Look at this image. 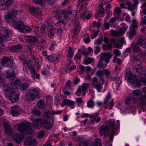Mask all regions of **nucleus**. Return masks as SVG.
<instances>
[{
    "label": "nucleus",
    "instance_id": "nucleus-1",
    "mask_svg": "<svg viewBox=\"0 0 146 146\" xmlns=\"http://www.w3.org/2000/svg\"><path fill=\"white\" fill-rule=\"evenodd\" d=\"M17 10L13 9L8 11V13L7 15L6 18L12 19V25L13 27L17 29L20 31L24 33L29 32L30 31V28L27 26L24 25L21 21H16L17 19L15 18V16L17 14Z\"/></svg>",
    "mask_w": 146,
    "mask_h": 146
},
{
    "label": "nucleus",
    "instance_id": "nucleus-2",
    "mask_svg": "<svg viewBox=\"0 0 146 146\" xmlns=\"http://www.w3.org/2000/svg\"><path fill=\"white\" fill-rule=\"evenodd\" d=\"M19 60L24 63V69L27 71L29 68L32 76L34 78L40 79V75L38 74L31 64V60L29 58H25V56L21 54L19 56Z\"/></svg>",
    "mask_w": 146,
    "mask_h": 146
},
{
    "label": "nucleus",
    "instance_id": "nucleus-3",
    "mask_svg": "<svg viewBox=\"0 0 146 146\" xmlns=\"http://www.w3.org/2000/svg\"><path fill=\"white\" fill-rule=\"evenodd\" d=\"M126 75L128 77V80L129 82L133 84V86H140L141 85V82L144 85H146V78L145 77H141L139 80L137 78V76L134 75L129 70L126 71Z\"/></svg>",
    "mask_w": 146,
    "mask_h": 146
},
{
    "label": "nucleus",
    "instance_id": "nucleus-4",
    "mask_svg": "<svg viewBox=\"0 0 146 146\" xmlns=\"http://www.w3.org/2000/svg\"><path fill=\"white\" fill-rule=\"evenodd\" d=\"M112 56V55L110 53H104L101 56V60H100L98 63L97 67L99 68L100 70L106 67V65H103L102 60H104L106 63H108L109 62L110 58H111Z\"/></svg>",
    "mask_w": 146,
    "mask_h": 146
},
{
    "label": "nucleus",
    "instance_id": "nucleus-5",
    "mask_svg": "<svg viewBox=\"0 0 146 146\" xmlns=\"http://www.w3.org/2000/svg\"><path fill=\"white\" fill-rule=\"evenodd\" d=\"M31 124L29 123H24L19 125L18 129L20 131H21L26 134H31L33 131V126Z\"/></svg>",
    "mask_w": 146,
    "mask_h": 146
},
{
    "label": "nucleus",
    "instance_id": "nucleus-6",
    "mask_svg": "<svg viewBox=\"0 0 146 146\" xmlns=\"http://www.w3.org/2000/svg\"><path fill=\"white\" fill-rule=\"evenodd\" d=\"M111 124V122L108 121L105 123V126L102 125L100 127L99 131L100 136L104 135V137L108 136L109 131L110 129Z\"/></svg>",
    "mask_w": 146,
    "mask_h": 146
},
{
    "label": "nucleus",
    "instance_id": "nucleus-7",
    "mask_svg": "<svg viewBox=\"0 0 146 146\" xmlns=\"http://www.w3.org/2000/svg\"><path fill=\"white\" fill-rule=\"evenodd\" d=\"M132 58L133 59H131L132 61V67L134 70H136L137 72H138L142 68L141 61L140 59L137 58L136 56L133 57Z\"/></svg>",
    "mask_w": 146,
    "mask_h": 146
},
{
    "label": "nucleus",
    "instance_id": "nucleus-8",
    "mask_svg": "<svg viewBox=\"0 0 146 146\" xmlns=\"http://www.w3.org/2000/svg\"><path fill=\"white\" fill-rule=\"evenodd\" d=\"M41 121L42 125L47 129H50L51 128L53 122V120L51 118H45L43 120L41 119Z\"/></svg>",
    "mask_w": 146,
    "mask_h": 146
},
{
    "label": "nucleus",
    "instance_id": "nucleus-9",
    "mask_svg": "<svg viewBox=\"0 0 146 146\" xmlns=\"http://www.w3.org/2000/svg\"><path fill=\"white\" fill-rule=\"evenodd\" d=\"M29 12L35 17L37 18L41 17L42 14L38 8L30 6L29 7Z\"/></svg>",
    "mask_w": 146,
    "mask_h": 146
},
{
    "label": "nucleus",
    "instance_id": "nucleus-10",
    "mask_svg": "<svg viewBox=\"0 0 146 146\" xmlns=\"http://www.w3.org/2000/svg\"><path fill=\"white\" fill-rule=\"evenodd\" d=\"M32 113L33 114L31 117V120L32 121L35 123H38L41 121V119L39 117H36V116H40L41 114V113L38 110L34 109L32 110Z\"/></svg>",
    "mask_w": 146,
    "mask_h": 146
},
{
    "label": "nucleus",
    "instance_id": "nucleus-11",
    "mask_svg": "<svg viewBox=\"0 0 146 146\" xmlns=\"http://www.w3.org/2000/svg\"><path fill=\"white\" fill-rule=\"evenodd\" d=\"M14 63L13 59H9L6 56H4L2 59V64L5 67L9 68L12 67Z\"/></svg>",
    "mask_w": 146,
    "mask_h": 146
},
{
    "label": "nucleus",
    "instance_id": "nucleus-12",
    "mask_svg": "<svg viewBox=\"0 0 146 146\" xmlns=\"http://www.w3.org/2000/svg\"><path fill=\"white\" fill-rule=\"evenodd\" d=\"M24 143L25 145H31L35 144L36 145L34 146H36L38 144V142L33 137L30 136L27 137L25 139Z\"/></svg>",
    "mask_w": 146,
    "mask_h": 146
},
{
    "label": "nucleus",
    "instance_id": "nucleus-13",
    "mask_svg": "<svg viewBox=\"0 0 146 146\" xmlns=\"http://www.w3.org/2000/svg\"><path fill=\"white\" fill-rule=\"evenodd\" d=\"M19 95L16 93L15 91L9 96V98L12 103H15L19 100Z\"/></svg>",
    "mask_w": 146,
    "mask_h": 146
},
{
    "label": "nucleus",
    "instance_id": "nucleus-14",
    "mask_svg": "<svg viewBox=\"0 0 146 146\" xmlns=\"http://www.w3.org/2000/svg\"><path fill=\"white\" fill-rule=\"evenodd\" d=\"M126 29L125 27L121 28L119 32L114 30H112L111 31L112 35L115 36H123L125 32Z\"/></svg>",
    "mask_w": 146,
    "mask_h": 146
},
{
    "label": "nucleus",
    "instance_id": "nucleus-15",
    "mask_svg": "<svg viewBox=\"0 0 146 146\" xmlns=\"http://www.w3.org/2000/svg\"><path fill=\"white\" fill-rule=\"evenodd\" d=\"M11 114L14 116L18 115L21 113V111L20 108L18 106L11 107Z\"/></svg>",
    "mask_w": 146,
    "mask_h": 146
},
{
    "label": "nucleus",
    "instance_id": "nucleus-16",
    "mask_svg": "<svg viewBox=\"0 0 146 146\" xmlns=\"http://www.w3.org/2000/svg\"><path fill=\"white\" fill-rule=\"evenodd\" d=\"M24 137V135L23 134L20 133L15 134L12 136V138L15 141L20 143Z\"/></svg>",
    "mask_w": 146,
    "mask_h": 146
},
{
    "label": "nucleus",
    "instance_id": "nucleus-17",
    "mask_svg": "<svg viewBox=\"0 0 146 146\" xmlns=\"http://www.w3.org/2000/svg\"><path fill=\"white\" fill-rule=\"evenodd\" d=\"M6 73L7 78L10 80H13L15 77V75L13 70H7Z\"/></svg>",
    "mask_w": 146,
    "mask_h": 146
},
{
    "label": "nucleus",
    "instance_id": "nucleus-18",
    "mask_svg": "<svg viewBox=\"0 0 146 146\" xmlns=\"http://www.w3.org/2000/svg\"><path fill=\"white\" fill-rule=\"evenodd\" d=\"M4 126L5 129V131L6 134L10 135L13 134V132L11 130L9 124L7 122H5L4 123Z\"/></svg>",
    "mask_w": 146,
    "mask_h": 146
},
{
    "label": "nucleus",
    "instance_id": "nucleus-19",
    "mask_svg": "<svg viewBox=\"0 0 146 146\" xmlns=\"http://www.w3.org/2000/svg\"><path fill=\"white\" fill-rule=\"evenodd\" d=\"M139 45L138 44V42L137 41V43H136L132 44L131 45V48L132 51L134 53H137L140 50V48L139 46Z\"/></svg>",
    "mask_w": 146,
    "mask_h": 146
},
{
    "label": "nucleus",
    "instance_id": "nucleus-20",
    "mask_svg": "<svg viewBox=\"0 0 146 146\" xmlns=\"http://www.w3.org/2000/svg\"><path fill=\"white\" fill-rule=\"evenodd\" d=\"M3 31L7 35H4L1 36L2 40L4 41H9L10 40V38L8 36L9 30L7 29H5L3 30Z\"/></svg>",
    "mask_w": 146,
    "mask_h": 146
},
{
    "label": "nucleus",
    "instance_id": "nucleus-21",
    "mask_svg": "<svg viewBox=\"0 0 146 146\" xmlns=\"http://www.w3.org/2000/svg\"><path fill=\"white\" fill-rule=\"evenodd\" d=\"M137 41L139 46L144 48H146V39L140 38L137 39Z\"/></svg>",
    "mask_w": 146,
    "mask_h": 146
},
{
    "label": "nucleus",
    "instance_id": "nucleus-22",
    "mask_svg": "<svg viewBox=\"0 0 146 146\" xmlns=\"http://www.w3.org/2000/svg\"><path fill=\"white\" fill-rule=\"evenodd\" d=\"M22 47V45L19 44L15 46L10 47L9 50L11 52H17L18 50L21 49Z\"/></svg>",
    "mask_w": 146,
    "mask_h": 146
},
{
    "label": "nucleus",
    "instance_id": "nucleus-23",
    "mask_svg": "<svg viewBox=\"0 0 146 146\" xmlns=\"http://www.w3.org/2000/svg\"><path fill=\"white\" fill-rule=\"evenodd\" d=\"M26 100L29 102L33 101L36 98L34 96L33 94L30 93H27L26 95Z\"/></svg>",
    "mask_w": 146,
    "mask_h": 146
},
{
    "label": "nucleus",
    "instance_id": "nucleus-24",
    "mask_svg": "<svg viewBox=\"0 0 146 146\" xmlns=\"http://www.w3.org/2000/svg\"><path fill=\"white\" fill-rule=\"evenodd\" d=\"M21 82V81L19 80H15L11 83V86L14 90L20 84Z\"/></svg>",
    "mask_w": 146,
    "mask_h": 146
},
{
    "label": "nucleus",
    "instance_id": "nucleus-25",
    "mask_svg": "<svg viewBox=\"0 0 146 146\" xmlns=\"http://www.w3.org/2000/svg\"><path fill=\"white\" fill-rule=\"evenodd\" d=\"M14 90L12 87H6L5 88L4 91L8 96H9L10 94H12L14 91Z\"/></svg>",
    "mask_w": 146,
    "mask_h": 146
},
{
    "label": "nucleus",
    "instance_id": "nucleus-26",
    "mask_svg": "<svg viewBox=\"0 0 146 146\" xmlns=\"http://www.w3.org/2000/svg\"><path fill=\"white\" fill-rule=\"evenodd\" d=\"M27 42L30 43H35L37 42L38 39L35 36H28Z\"/></svg>",
    "mask_w": 146,
    "mask_h": 146
},
{
    "label": "nucleus",
    "instance_id": "nucleus-27",
    "mask_svg": "<svg viewBox=\"0 0 146 146\" xmlns=\"http://www.w3.org/2000/svg\"><path fill=\"white\" fill-rule=\"evenodd\" d=\"M62 104L64 105H67L68 106H73L75 104V103L74 101L69 100L65 99L62 101Z\"/></svg>",
    "mask_w": 146,
    "mask_h": 146
},
{
    "label": "nucleus",
    "instance_id": "nucleus-28",
    "mask_svg": "<svg viewBox=\"0 0 146 146\" xmlns=\"http://www.w3.org/2000/svg\"><path fill=\"white\" fill-rule=\"evenodd\" d=\"M30 92L31 94H33L34 96H35L36 98L39 97L40 95V93L35 88L31 89Z\"/></svg>",
    "mask_w": 146,
    "mask_h": 146
},
{
    "label": "nucleus",
    "instance_id": "nucleus-29",
    "mask_svg": "<svg viewBox=\"0 0 146 146\" xmlns=\"http://www.w3.org/2000/svg\"><path fill=\"white\" fill-rule=\"evenodd\" d=\"M54 30H55L52 28V27H51V28H49L48 35V36L50 38H52L54 36Z\"/></svg>",
    "mask_w": 146,
    "mask_h": 146
},
{
    "label": "nucleus",
    "instance_id": "nucleus-30",
    "mask_svg": "<svg viewBox=\"0 0 146 146\" xmlns=\"http://www.w3.org/2000/svg\"><path fill=\"white\" fill-rule=\"evenodd\" d=\"M92 86L94 88H96L98 92H101V88H102V86L100 85L98 83H92Z\"/></svg>",
    "mask_w": 146,
    "mask_h": 146
},
{
    "label": "nucleus",
    "instance_id": "nucleus-31",
    "mask_svg": "<svg viewBox=\"0 0 146 146\" xmlns=\"http://www.w3.org/2000/svg\"><path fill=\"white\" fill-rule=\"evenodd\" d=\"M44 106V101L42 99H40L37 104V106L40 109L42 108Z\"/></svg>",
    "mask_w": 146,
    "mask_h": 146
},
{
    "label": "nucleus",
    "instance_id": "nucleus-32",
    "mask_svg": "<svg viewBox=\"0 0 146 146\" xmlns=\"http://www.w3.org/2000/svg\"><path fill=\"white\" fill-rule=\"evenodd\" d=\"M13 3L12 0H3V6L8 7L11 5Z\"/></svg>",
    "mask_w": 146,
    "mask_h": 146
},
{
    "label": "nucleus",
    "instance_id": "nucleus-33",
    "mask_svg": "<svg viewBox=\"0 0 146 146\" xmlns=\"http://www.w3.org/2000/svg\"><path fill=\"white\" fill-rule=\"evenodd\" d=\"M111 94L109 93L105 99L104 102V104H108V103H110V101H112V99L111 100Z\"/></svg>",
    "mask_w": 146,
    "mask_h": 146
},
{
    "label": "nucleus",
    "instance_id": "nucleus-34",
    "mask_svg": "<svg viewBox=\"0 0 146 146\" xmlns=\"http://www.w3.org/2000/svg\"><path fill=\"white\" fill-rule=\"evenodd\" d=\"M50 0H33V1L37 4L42 5L44 4V2L45 1H50Z\"/></svg>",
    "mask_w": 146,
    "mask_h": 146
},
{
    "label": "nucleus",
    "instance_id": "nucleus-35",
    "mask_svg": "<svg viewBox=\"0 0 146 146\" xmlns=\"http://www.w3.org/2000/svg\"><path fill=\"white\" fill-rule=\"evenodd\" d=\"M74 51L72 49L71 47H69L68 50V54L67 56L70 58H72L73 57L74 55Z\"/></svg>",
    "mask_w": 146,
    "mask_h": 146
},
{
    "label": "nucleus",
    "instance_id": "nucleus-36",
    "mask_svg": "<svg viewBox=\"0 0 146 146\" xmlns=\"http://www.w3.org/2000/svg\"><path fill=\"white\" fill-rule=\"evenodd\" d=\"M50 111L48 110H45L44 113V117L43 119L45 118H50L49 117Z\"/></svg>",
    "mask_w": 146,
    "mask_h": 146
},
{
    "label": "nucleus",
    "instance_id": "nucleus-37",
    "mask_svg": "<svg viewBox=\"0 0 146 146\" xmlns=\"http://www.w3.org/2000/svg\"><path fill=\"white\" fill-rule=\"evenodd\" d=\"M121 13V10L120 8L119 7L116 8L114 11L113 15H119L118 16H119V14Z\"/></svg>",
    "mask_w": 146,
    "mask_h": 146
},
{
    "label": "nucleus",
    "instance_id": "nucleus-38",
    "mask_svg": "<svg viewBox=\"0 0 146 146\" xmlns=\"http://www.w3.org/2000/svg\"><path fill=\"white\" fill-rule=\"evenodd\" d=\"M92 146H102L101 140L99 139H96Z\"/></svg>",
    "mask_w": 146,
    "mask_h": 146
},
{
    "label": "nucleus",
    "instance_id": "nucleus-39",
    "mask_svg": "<svg viewBox=\"0 0 146 146\" xmlns=\"http://www.w3.org/2000/svg\"><path fill=\"white\" fill-rule=\"evenodd\" d=\"M49 29V28L48 27L45 25L42 24L41 26V32L43 34L46 33L47 30Z\"/></svg>",
    "mask_w": 146,
    "mask_h": 146
},
{
    "label": "nucleus",
    "instance_id": "nucleus-40",
    "mask_svg": "<svg viewBox=\"0 0 146 146\" xmlns=\"http://www.w3.org/2000/svg\"><path fill=\"white\" fill-rule=\"evenodd\" d=\"M141 91L139 90H134L133 92V95L134 96L138 98V96L140 95L141 94Z\"/></svg>",
    "mask_w": 146,
    "mask_h": 146
},
{
    "label": "nucleus",
    "instance_id": "nucleus-41",
    "mask_svg": "<svg viewBox=\"0 0 146 146\" xmlns=\"http://www.w3.org/2000/svg\"><path fill=\"white\" fill-rule=\"evenodd\" d=\"M29 84L28 83H25L21 85L20 88L21 90H25L28 88Z\"/></svg>",
    "mask_w": 146,
    "mask_h": 146
},
{
    "label": "nucleus",
    "instance_id": "nucleus-42",
    "mask_svg": "<svg viewBox=\"0 0 146 146\" xmlns=\"http://www.w3.org/2000/svg\"><path fill=\"white\" fill-rule=\"evenodd\" d=\"M94 102L92 99L89 100L87 103V106L88 107L91 108L94 107Z\"/></svg>",
    "mask_w": 146,
    "mask_h": 146
},
{
    "label": "nucleus",
    "instance_id": "nucleus-43",
    "mask_svg": "<svg viewBox=\"0 0 146 146\" xmlns=\"http://www.w3.org/2000/svg\"><path fill=\"white\" fill-rule=\"evenodd\" d=\"M28 36H25L24 35L21 36L19 38L20 40L21 41L24 42H27Z\"/></svg>",
    "mask_w": 146,
    "mask_h": 146
},
{
    "label": "nucleus",
    "instance_id": "nucleus-44",
    "mask_svg": "<svg viewBox=\"0 0 146 146\" xmlns=\"http://www.w3.org/2000/svg\"><path fill=\"white\" fill-rule=\"evenodd\" d=\"M130 98V102L133 103H135L137 101L138 98L136 97L135 96H132Z\"/></svg>",
    "mask_w": 146,
    "mask_h": 146
},
{
    "label": "nucleus",
    "instance_id": "nucleus-45",
    "mask_svg": "<svg viewBox=\"0 0 146 146\" xmlns=\"http://www.w3.org/2000/svg\"><path fill=\"white\" fill-rule=\"evenodd\" d=\"M115 82L117 86H119L121 82V79L120 77L117 78L115 81Z\"/></svg>",
    "mask_w": 146,
    "mask_h": 146
},
{
    "label": "nucleus",
    "instance_id": "nucleus-46",
    "mask_svg": "<svg viewBox=\"0 0 146 146\" xmlns=\"http://www.w3.org/2000/svg\"><path fill=\"white\" fill-rule=\"evenodd\" d=\"M72 13V10L70 9V7H69L67 10L64 9V14L71 15Z\"/></svg>",
    "mask_w": 146,
    "mask_h": 146
},
{
    "label": "nucleus",
    "instance_id": "nucleus-47",
    "mask_svg": "<svg viewBox=\"0 0 146 146\" xmlns=\"http://www.w3.org/2000/svg\"><path fill=\"white\" fill-rule=\"evenodd\" d=\"M136 31H133L132 30H130L129 32V37L131 39L133 38L136 35Z\"/></svg>",
    "mask_w": 146,
    "mask_h": 146
},
{
    "label": "nucleus",
    "instance_id": "nucleus-48",
    "mask_svg": "<svg viewBox=\"0 0 146 146\" xmlns=\"http://www.w3.org/2000/svg\"><path fill=\"white\" fill-rule=\"evenodd\" d=\"M137 7L135 5L132 4L129 7H127V8L129 10L133 12L134 11L135 8Z\"/></svg>",
    "mask_w": 146,
    "mask_h": 146
},
{
    "label": "nucleus",
    "instance_id": "nucleus-49",
    "mask_svg": "<svg viewBox=\"0 0 146 146\" xmlns=\"http://www.w3.org/2000/svg\"><path fill=\"white\" fill-rule=\"evenodd\" d=\"M100 119L101 118L100 117L96 118V117H95L92 120V123L93 124L95 122H98L100 120Z\"/></svg>",
    "mask_w": 146,
    "mask_h": 146
},
{
    "label": "nucleus",
    "instance_id": "nucleus-50",
    "mask_svg": "<svg viewBox=\"0 0 146 146\" xmlns=\"http://www.w3.org/2000/svg\"><path fill=\"white\" fill-rule=\"evenodd\" d=\"M45 131H41L38 133V137L40 139H41L44 136Z\"/></svg>",
    "mask_w": 146,
    "mask_h": 146
},
{
    "label": "nucleus",
    "instance_id": "nucleus-51",
    "mask_svg": "<svg viewBox=\"0 0 146 146\" xmlns=\"http://www.w3.org/2000/svg\"><path fill=\"white\" fill-rule=\"evenodd\" d=\"M105 9L104 8L102 7L100 8L98 11L97 13L98 15H99L101 14H104L105 12Z\"/></svg>",
    "mask_w": 146,
    "mask_h": 146
},
{
    "label": "nucleus",
    "instance_id": "nucleus-52",
    "mask_svg": "<svg viewBox=\"0 0 146 146\" xmlns=\"http://www.w3.org/2000/svg\"><path fill=\"white\" fill-rule=\"evenodd\" d=\"M88 84L84 83L82 85V91L83 92H85L86 91V89L88 86Z\"/></svg>",
    "mask_w": 146,
    "mask_h": 146
},
{
    "label": "nucleus",
    "instance_id": "nucleus-53",
    "mask_svg": "<svg viewBox=\"0 0 146 146\" xmlns=\"http://www.w3.org/2000/svg\"><path fill=\"white\" fill-rule=\"evenodd\" d=\"M49 62H53L54 61V56L52 55H50L48 57H46Z\"/></svg>",
    "mask_w": 146,
    "mask_h": 146
},
{
    "label": "nucleus",
    "instance_id": "nucleus-54",
    "mask_svg": "<svg viewBox=\"0 0 146 146\" xmlns=\"http://www.w3.org/2000/svg\"><path fill=\"white\" fill-rule=\"evenodd\" d=\"M96 74L97 76H99L100 78H103L104 76V74L102 73L101 71H100V69L97 72Z\"/></svg>",
    "mask_w": 146,
    "mask_h": 146
},
{
    "label": "nucleus",
    "instance_id": "nucleus-55",
    "mask_svg": "<svg viewBox=\"0 0 146 146\" xmlns=\"http://www.w3.org/2000/svg\"><path fill=\"white\" fill-rule=\"evenodd\" d=\"M64 9L63 10H58L55 11L54 12L55 14H64Z\"/></svg>",
    "mask_w": 146,
    "mask_h": 146
},
{
    "label": "nucleus",
    "instance_id": "nucleus-56",
    "mask_svg": "<svg viewBox=\"0 0 146 146\" xmlns=\"http://www.w3.org/2000/svg\"><path fill=\"white\" fill-rule=\"evenodd\" d=\"M92 59L90 58H88L87 59L85 60L84 63L85 64H88L89 63L92 62Z\"/></svg>",
    "mask_w": 146,
    "mask_h": 146
},
{
    "label": "nucleus",
    "instance_id": "nucleus-57",
    "mask_svg": "<svg viewBox=\"0 0 146 146\" xmlns=\"http://www.w3.org/2000/svg\"><path fill=\"white\" fill-rule=\"evenodd\" d=\"M115 55L117 56H119L121 55V53L120 51L118 49H115L114 51Z\"/></svg>",
    "mask_w": 146,
    "mask_h": 146
},
{
    "label": "nucleus",
    "instance_id": "nucleus-58",
    "mask_svg": "<svg viewBox=\"0 0 146 146\" xmlns=\"http://www.w3.org/2000/svg\"><path fill=\"white\" fill-rule=\"evenodd\" d=\"M79 22H77V24H76V25H75V27L74 28V29H73V30L74 31V34H76V32L77 31L78 29V28H79Z\"/></svg>",
    "mask_w": 146,
    "mask_h": 146
},
{
    "label": "nucleus",
    "instance_id": "nucleus-59",
    "mask_svg": "<svg viewBox=\"0 0 146 146\" xmlns=\"http://www.w3.org/2000/svg\"><path fill=\"white\" fill-rule=\"evenodd\" d=\"M60 56L59 54H55L54 56V61H56L59 60Z\"/></svg>",
    "mask_w": 146,
    "mask_h": 146
},
{
    "label": "nucleus",
    "instance_id": "nucleus-60",
    "mask_svg": "<svg viewBox=\"0 0 146 146\" xmlns=\"http://www.w3.org/2000/svg\"><path fill=\"white\" fill-rule=\"evenodd\" d=\"M96 50H94V52L96 54H97L100 51V47L98 46H97L96 47Z\"/></svg>",
    "mask_w": 146,
    "mask_h": 146
},
{
    "label": "nucleus",
    "instance_id": "nucleus-61",
    "mask_svg": "<svg viewBox=\"0 0 146 146\" xmlns=\"http://www.w3.org/2000/svg\"><path fill=\"white\" fill-rule=\"evenodd\" d=\"M102 71L103 72L105 73V75L107 77H109V75H110V72L108 71V70L104 69L102 70Z\"/></svg>",
    "mask_w": 146,
    "mask_h": 146
},
{
    "label": "nucleus",
    "instance_id": "nucleus-62",
    "mask_svg": "<svg viewBox=\"0 0 146 146\" xmlns=\"http://www.w3.org/2000/svg\"><path fill=\"white\" fill-rule=\"evenodd\" d=\"M119 42H120L121 45H123L125 43V41L123 37H121V38L118 39Z\"/></svg>",
    "mask_w": 146,
    "mask_h": 146
},
{
    "label": "nucleus",
    "instance_id": "nucleus-63",
    "mask_svg": "<svg viewBox=\"0 0 146 146\" xmlns=\"http://www.w3.org/2000/svg\"><path fill=\"white\" fill-rule=\"evenodd\" d=\"M100 78V80L98 83L102 86L104 83V80L103 78Z\"/></svg>",
    "mask_w": 146,
    "mask_h": 146
},
{
    "label": "nucleus",
    "instance_id": "nucleus-64",
    "mask_svg": "<svg viewBox=\"0 0 146 146\" xmlns=\"http://www.w3.org/2000/svg\"><path fill=\"white\" fill-rule=\"evenodd\" d=\"M137 27V25H131V27L130 30H132L133 31H136L135 29Z\"/></svg>",
    "mask_w": 146,
    "mask_h": 146
}]
</instances>
